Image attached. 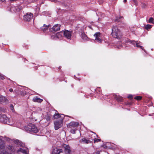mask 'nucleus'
Instances as JSON below:
<instances>
[{"instance_id":"obj_24","label":"nucleus","mask_w":154,"mask_h":154,"mask_svg":"<svg viewBox=\"0 0 154 154\" xmlns=\"http://www.w3.org/2000/svg\"><path fill=\"white\" fill-rule=\"evenodd\" d=\"M115 98L118 101V102H121L123 101L122 98L120 97H118L116 96L115 97Z\"/></svg>"},{"instance_id":"obj_12","label":"nucleus","mask_w":154,"mask_h":154,"mask_svg":"<svg viewBox=\"0 0 154 154\" xmlns=\"http://www.w3.org/2000/svg\"><path fill=\"white\" fill-rule=\"evenodd\" d=\"M63 151V150L62 149H58L57 148H54L53 149L52 154H59L61 152H62Z\"/></svg>"},{"instance_id":"obj_6","label":"nucleus","mask_w":154,"mask_h":154,"mask_svg":"<svg viewBox=\"0 0 154 154\" xmlns=\"http://www.w3.org/2000/svg\"><path fill=\"white\" fill-rule=\"evenodd\" d=\"M95 38V42L99 43H101L103 41V40L100 38V33L99 32H96L94 35Z\"/></svg>"},{"instance_id":"obj_3","label":"nucleus","mask_w":154,"mask_h":154,"mask_svg":"<svg viewBox=\"0 0 154 154\" xmlns=\"http://www.w3.org/2000/svg\"><path fill=\"white\" fill-rule=\"evenodd\" d=\"M0 121L2 123H5L9 125L13 124L10 121L9 119L7 118L5 115L0 114Z\"/></svg>"},{"instance_id":"obj_47","label":"nucleus","mask_w":154,"mask_h":154,"mask_svg":"<svg viewBox=\"0 0 154 154\" xmlns=\"http://www.w3.org/2000/svg\"><path fill=\"white\" fill-rule=\"evenodd\" d=\"M1 152L0 151V154H1Z\"/></svg>"},{"instance_id":"obj_10","label":"nucleus","mask_w":154,"mask_h":154,"mask_svg":"<svg viewBox=\"0 0 154 154\" xmlns=\"http://www.w3.org/2000/svg\"><path fill=\"white\" fill-rule=\"evenodd\" d=\"M130 42L133 44L134 46L136 45V46L138 48H140L142 50H143L144 51H145V50L144 49L143 47L142 46H141L139 44L141 42H139V43H137L136 42L134 41H131Z\"/></svg>"},{"instance_id":"obj_26","label":"nucleus","mask_w":154,"mask_h":154,"mask_svg":"<svg viewBox=\"0 0 154 154\" xmlns=\"http://www.w3.org/2000/svg\"><path fill=\"white\" fill-rule=\"evenodd\" d=\"M52 116L50 114H48L46 117V119L47 121H48L51 118Z\"/></svg>"},{"instance_id":"obj_13","label":"nucleus","mask_w":154,"mask_h":154,"mask_svg":"<svg viewBox=\"0 0 154 154\" xmlns=\"http://www.w3.org/2000/svg\"><path fill=\"white\" fill-rule=\"evenodd\" d=\"M3 149H5L7 151V149H8L11 151L9 152H12L13 153H14L15 150L13 147L10 145H8L6 146H5V148Z\"/></svg>"},{"instance_id":"obj_4","label":"nucleus","mask_w":154,"mask_h":154,"mask_svg":"<svg viewBox=\"0 0 154 154\" xmlns=\"http://www.w3.org/2000/svg\"><path fill=\"white\" fill-rule=\"evenodd\" d=\"M63 119L64 116L61 117V119L54 122V129L55 130H58L62 126Z\"/></svg>"},{"instance_id":"obj_5","label":"nucleus","mask_w":154,"mask_h":154,"mask_svg":"<svg viewBox=\"0 0 154 154\" xmlns=\"http://www.w3.org/2000/svg\"><path fill=\"white\" fill-rule=\"evenodd\" d=\"M33 17V14L30 12H28L23 16V19L27 21H29Z\"/></svg>"},{"instance_id":"obj_17","label":"nucleus","mask_w":154,"mask_h":154,"mask_svg":"<svg viewBox=\"0 0 154 154\" xmlns=\"http://www.w3.org/2000/svg\"><path fill=\"white\" fill-rule=\"evenodd\" d=\"M79 125V124L77 122H71L69 124V126L70 128L71 127H77Z\"/></svg>"},{"instance_id":"obj_16","label":"nucleus","mask_w":154,"mask_h":154,"mask_svg":"<svg viewBox=\"0 0 154 154\" xmlns=\"http://www.w3.org/2000/svg\"><path fill=\"white\" fill-rule=\"evenodd\" d=\"M5 148V145L4 142L2 140V137L0 136V149H3Z\"/></svg>"},{"instance_id":"obj_9","label":"nucleus","mask_w":154,"mask_h":154,"mask_svg":"<svg viewBox=\"0 0 154 154\" xmlns=\"http://www.w3.org/2000/svg\"><path fill=\"white\" fill-rule=\"evenodd\" d=\"M64 152L66 154H70L71 149L70 147L68 145H65L64 146Z\"/></svg>"},{"instance_id":"obj_21","label":"nucleus","mask_w":154,"mask_h":154,"mask_svg":"<svg viewBox=\"0 0 154 154\" xmlns=\"http://www.w3.org/2000/svg\"><path fill=\"white\" fill-rule=\"evenodd\" d=\"M63 116H64V115H63V116L61 117V116L59 114L55 113V114L53 116V118H54V119H56L59 118H61V117H63Z\"/></svg>"},{"instance_id":"obj_22","label":"nucleus","mask_w":154,"mask_h":154,"mask_svg":"<svg viewBox=\"0 0 154 154\" xmlns=\"http://www.w3.org/2000/svg\"><path fill=\"white\" fill-rule=\"evenodd\" d=\"M81 141L86 144L91 143V141L85 138H83L81 139Z\"/></svg>"},{"instance_id":"obj_20","label":"nucleus","mask_w":154,"mask_h":154,"mask_svg":"<svg viewBox=\"0 0 154 154\" xmlns=\"http://www.w3.org/2000/svg\"><path fill=\"white\" fill-rule=\"evenodd\" d=\"M81 37L84 40L87 41L88 40V38L85 34V33L83 32H81Z\"/></svg>"},{"instance_id":"obj_19","label":"nucleus","mask_w":154,"mask_h":154,"mask_svg":"<svg viewBox=\"0 0 154 154\" xmlns=\"http://www.w3.org/2000/svg\"><path fill=\"white\" fill-rule=\"evenodd\" d=\"M32 100L34 102L41 103L43 101V100L36 97L33 98Z\"/></svg>"},{"instance_id":"obj_27","label":"nucleus","mask_w":154,"mask_h":154,"mask_svg":"<svg viewBox=\"0 0 154 154\" xmlns=\"http://www.w3.org/2000/svg\"><path fill=\"white\" fill-rule=\"evenodd\" d=\"M18 8V7H17V8L16 7H12L11 8V10H14V9H16L17 10V11H19L20 10L22 9V8L21 7L20 8H19L18 9V10H17V9Z\"/></svg>"},{"instance_id":"obj_33","label":"nucleus","mask_w":154,"mask_h":154,"mask_svg":"<svg viewBox=\"0 0 154 154\" xmlns=\"http://www.w3.org/2000/svg\"><path fill=\"white\" fill-rule=\"evenodd\" d=\"M10 109L12 111H14V106L13 105L11 104L10 106Z\"/></svg>"},{"instance_id":"obj_28","label":"nucleus","mask_w":154,"mask_h":154,"mask_svg":"<svg viewBox=\"0 0 154 154\" xmlns=\"http://www.w3.org/2000/svg\"><path fill=\"white\" fill-rule=\"evenodd\" d=\"M154 20V19L152 17H150L148 20V22L149 23H153V21Z\"/></svg>"},{"instance_id":"obj_34","label":"nucleus","mask_w":154,"mask_h":154,"mask_svg":"<svg viewBox=\"0 0 154 154\" xmlns=\"http://www.w3.org/2000/svg\"><path fill=\"white\" fill-rule=\"evenodd\" d=\"M75 129H72L70 131L73 134H75Z\"/></svg>"},{"instance_id":"obj_18","label":"nucleus","mask_w":154,"mask_h":154,"mask_svg":"<svg viewBox=\"0 0 154 154\" xmlns=\"http://www.w3.org/2000/svg\"><path fill=\"white\" fill-rule=\"evenodd\" d=\"M50 26V25H48L47 26L45 24H44L43 26L41 28V29L43 32H45L46 31L48 28H49Z\"/></svg>"},{"instance_id":"obj_29","label":"nucleus","mask_w":154,"mask_h":154,"mask_svg":"<svg viewBox=\"0 0 154 154\" xmlns=\"http://www.w3.org/2000/svg\"><path fill=\"white\" fill-rule=\"evenodd\" d=\"M14 142L15 143L18 145H20L21 143L18 140H14Z\"/></svg>"},{"instance_id":"obj_45","label":"nucleus","mask_w":154,"mask_h":154,"mask_svg":"<svg viewBox=\"0 0 154 154\" xmlns=\"http://www.w3.org/2000/svg\"><path fill=\"white\" fill-rule=\"evenodd\" d=\"M2 110V109L0 107V112Z\"/></svg>"},{"instance_id":"obj_23","label":"nucleus","mask_w":154,"mask_h":154,"mask_svg":"<svg viewBox=\"0 0 154 154\" xmlns=\"http://www.w3.org/2000/svg\"><path fill=\"white\" fill-rule=\"evenodd\" d=\"M1 154H14L12 152H8L5 149L1 151Z\"/></svg>"},{"instance_id":"obj_8","label":"nucleus","mask_w":154,"mask_h":154,"mask_svg":"<svg viewBox=\"0 0 154 154\" xmlns=\"http://www.w3.org/2000/svg\"><path fill=\"white\" fill-rule=\"evenodd\" d=\"M61 26L60 24H57L54 25L51 29H49V30L51 32H56L60 30V27Z\"/></svg>"},{"instance_id":"obj_39","label":"nucleus","mask_w":154,"mask_h":154,"mask_svg":"<svg viewBox=\"0 0 154 154\" xmlns=\"http://www.w3.org/2000/svg\"><path fill=\"white\" fill-rule=\"evenodd\" d=\"M9 91L10 92H12L13 91V89L12 88H10L9 90Z\"/></svg>"},{"instance_id":"obj_40","label":"nucleus","mask_w":154,"mask_h":154,"mask_svg":"<svg viewBox=\"0 0 154 154\" xmlns=\"http://www.w3.org/2000/svg\"><path fill=\"white\" fill-rule=\"evenodd\" d=\"M96 153V154H100V152L99 151H97Z\"/></svg>"},{"instance_id":"obj_37","label":"nucleus","mask_w":154,"mask_h":154,"mask_svg":"<svg viewBox=\"0 0 154 154\" xmlns=\"http://www.w3.org/2000/svg\"><path fill=\"white\" fill-rule=\"evenodd\" d=\"M119 19H120V18L119 19H118V17H116V20H115L116 21H117V22H119L120 21Z\"/></svg>"},{"instance_id":"obj_38","label":"nucleus","mask_w":154,"mask_h":154,"mask_svg":"<svg viewBox=\"0 0 154 154\" xmlns=\"http://www.w3.org/2000/svg\"><path fill=\"white\" fill-rule=\"evenodd\" d=\"M128 98L132 99V95H130L128 96Z\"/></svg>"},{"instance_id":"obj_43","label":"nucleus","mask_w":154,"mask_h":154,"mask_svg":"<svg viewBox=\"0 0 154 154\" xmlns=\"http://www.w3.org/2000/svg\"><path fill=\"white\" fill-rule=\"evenodd\" d=\"M127 2V0H124V3L126 2Z\"/></svg>"},{"instance_id":"obj_35","label":"nucleus","mask_w":154,"mask_h":154,"mask_svg":"<svg viewBox=\"0 0 154 154\" xmlns=\"http://www.w3.org/2000/svg\"><path fill=\"white\" fill-rule=\"evenodd\" d=\"M0 78L2 79H4V77L3 75L2 74H1L0 73Z\"/></svg>"},{"instance_id":"obj_11","label":"nucleus","mask_w":154,"mask_h":154,"mask_svg":"<svg viewBox=\"0 0 154 154\" xmlns=\"http://www.w3.org/2000/svg\"><path fill=\"white\" fill-rule=\"evenodd\" d=\"M63 35V32H60L56 34H54V35L51 36V38L52 39H55L56 38H59Z\"/></svg>"},{"instance_id":"obj_42","label":"nucleus","mask_w":154,"mask_h":154,"mask_svg":"<svg viewBox=\"0 0 154 154\" xmlns=\"http://www.w3.org/2000/svg\"><path fill=\"white\" fill-rule=\"evenodd\" d=\"M5 1V0H0V1L2 2H4Z\"/></svg>"},{"instance_id":"obj_14","label":"nucleus","mask_w":154,"mask_h":154,"mask_svg":"<svg viewBox=\"0 0 154 154\" xmlns=\"http://www.w3.org/2000/svg\"><path fill=\"white\" fill-rule=\"evenodd\" d=\"M17 152H21L25 154H28V149L26 148L25 149L24 148H20L17 150Z\"/></svg>"},{"instance_id":"obj_7","label":"nucleus","mask_w":154,"mask_h":154,"mask_svg":"<svg viewBox=\"0 0 154 154\" xmlns=\"http://www.w3.org/2000/svg\"><path fill=\"white\" fill-rule=\"evenodd\" d=\"M63 32L64 36L67 39H70L72 36V32L66 30Z\"/></svg>"},{"instance_id":"obj_2","label":"nucleus","mask_w":154,"mask_h":154,"mask_svg":"<svg viewBox=\"0 0 154 154\" xmlns=\"http://www.w3.org/2000/svg\"><path fill=\"white\" fill-rule=\"evenodd\" d=\"M25 130L28 132L31 133H37L38 131L37 128L34 125L32 124H30L27 127L25 128Z\"/></svg>"},{"instance_id":"obj_15","label":"nucleus","mask_w":154,"mask_h":154,"mask_svg":"<svg viewBox=\"0 0 154 154\" xmlns=\"http://www.w3.org/2000/svg\"><path fill=\"white\" fill-rule=\"evenodd\" d=\"M8 100L5 97L1 96H0V103H3L8 102Z\"/></svg>"},{"instance_id":"obj_44","label":"nucleus","mask_w":154,"mask_h":154,"mask_svg":"<svg viewBox=\"0 0 154 154\" xmlns=\"http://www.w3.org/2000/svg\"><path fill=\"white\" fill-rule=\"evenodd\" d=\"M14 93H17V91L16 90H14Z\"/></svg>"},{"instance_id":"obj_41","label":"nucleus","mask_w":154,"mask_h":154,"mask_svg":"<svg viewBox=\"0 0 154 154\" xmlns=\"http://www.w3.org/2000/svg\"><path fill=\"white\" fill-rule=\"evenodd\" d=\"M103 147L104 148H106L107 146L106 145H105L103 146Z\"/></svg>"},{"instance_id":"obj_25","label":"nucleus","mask_w":154,"mask_h":154,"mask_svg":"<svg viewBox=\"0 0 154 154\" xmlns=\"http://www.w3.org/2000/svg\"><path fill=\"white\" fill-rule=\"evenodd\" d=\"M152 26L150 24H147L145 26V28L147 30H148L151 28Z\"/></svg>"},{"instance_id":"obj_31","label":"nucleus","mask_w":154,"mask_h":154,"mask_svg":"<svg viewBox=\"0 0 154 154\" xmlns=\"http://www.w3.org/2000/svg\"><path fill=\"white\" fill-rule=\"evenodd\" d=\"M97 15L98 16H100V15L101 16V17H103L104 16V14H103L102 13L100 12H98L97 13Z\"/></svg>"},{"instance_id":"obj_36","label":"nucleus","mask_w":154,"mask_h":154,"mask_svg":"<svg viewBox=\"0 0 154 154\" xmlns=\"http://www.w3.org/2000/svg\"><path fill=\"white\" fill-rule=\"evenodd\" d=\"M135 5H137V2L136 0H132Z\"/></svg>"},{"instance_id":"obj_1","label":"nucleus","mask_w":154,"mask_h":154,"mask_svg":"<svg viewBox=\"0 0 154 154\" xmlns=\"http://www.w3.org/2000/svg\"><path fill=\"white\" fill-rule=\"evenodd\" d=\"M111 34L114 38L119 39L121 38L122 33L116 26H113L112 28Z\"/></svg>"},{"instance_id":"obj_46","label":"nucleus","mask_w":154,"mask_h":154,"mask_svg":"<svg viewBox=\"0 0 154 154\" xmlns=\"http://www.w3.org/2000/svg\"><path fill=\"white\" fill-rule=\"evenodd\" d=\"M61 115H63V116H62V117H63V115H62V114H61Z\"/></svg>"},{"instance_id":"obj_30","label":"nucleus","mask_w":154,"mask_h":154,"mask_svg":"<svg viewBox=\"0 0 154 154\" xmlns=\"http://www.w3.org/2000/svg\"><path fill=\"white\" fill-rule=\"evenodd\" d=\"M142 97L140 96H136L134 97V99L138 100H141Z\"/></svg>"},{"instance_id":"obj_32","label":"nucleus","mask_w":154,"mask_h":154,"mask_svg":"<svg viewBox=\"0 0 154 154\" xmlns=\"http://www.w3.org/2000/svg\"><path fill=\"white\" fill-rule=\"evenodd\" d=\"M101 141L100 139L95 138L94 140V143L97 142H98L99 141Z\"/></svg>"}]
</instances>
